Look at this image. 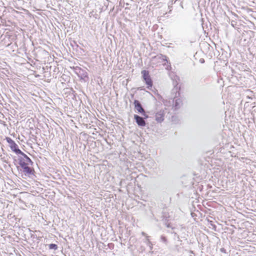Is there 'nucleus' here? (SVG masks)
Here are the masks:
<instances>
[{"mask_svg":"<svg viewBox=\"0 0 256 256\" xmlns=\"http://www.w3.org/2000/svg\"><path fill=\"white\" fill-rule=\"evenodd\" d=\"M144 79L147 85V88H151L152 86V82L148 71L145 70L142 71Z\"/></svg>","mask_w":256,"mask_h":256,"instance_id":"nucleus-4","label":"nucleus"},{"mask_svg":"<svg viewBox=\"0 0 256 256\" xmlns=\"http://www.w3.org/2000/svg\"><path fill=\"white\" fill-rule=\"evenodd\" d=\"M30 165H28L22 168L23 172L25 174H32V171L31 168L29 166Z\"/></svg>","mask_w":256,"mask_h":256,"instance_id":"nucleus-9","label":"nucleus"},{"mask_svg":"<svg viewBox=\"0 0 256 256\" xmlns=\"http://www.w3.org/2000/svg\"><path fill=\"white\" fill-rule=\"evenodd\" d=\"M164 110H160L158 112L155 114V120L158 123H161L164 120Z\"/></svg>","mask_w":256,"mask_h":256,"instance_id":"nucleus-6","label":"nucleus"},{"mask_svg":"<svg viewBox=\"0 0 256 256\" xmlns=\"http://www.w3.org/2000/svg\"><path fill=\"white\" fill-rule=\"evenodd\" d=\"M134 118L139 126L143 127L146 126V122L142 118L138 115L134 114Z\"/></svg>","mask_w":256,"mask_h":256,"instance_id":"nucleus-7","label":"nucleus"},{"mask_svg":"<svg viewBox=\"0 0 256 256\" xmlns=\"http://www.w3.org/2000/svg\"><path fill=\"white\" fill-rule=\"evenodd\" d=\"M154 58H157V59L162 58L164 60H166V56H164L162 55V54L158 55L157 56H155Z\"/></svg>","mask_w":256,"mask_h":256,"instance_id":"nucleus-11","label":"nucleus"},{"mask_svg":"<svg viewBox=\"0 0 256 256\" xmlns=\"http://www.w3.org/2000/svg\"><path fill=\"white\" fill-rule=\"evenodd\" d=\"M177 77L175 78V82H174L173 84L174 88L172 90L173 92H176V96L172 100V108L174 110H178L180 108L182 104V98H180V93L179 92L180 88L178 86V82L176 80Z\"/></svg>","mask_w":256,"mask_h":256,"instance_id":"nucleus-1","label":"nucleus"},{"mask_svg":"<svg viewBox=\"0 0 256 256\" xmlns=\"http://www.w3.org/2000/svg\"><path fill=\"white\" fill-rule=\"evenodd\" d=\"M172 120L174 122H176V118L174 116H172Z\"/></svg>","mask_w":256,"mask_h":256,"instance_id":"nucleus-15","label":"nucleus"},{"mask_svg":"<svg viewBox=\"0 0 256 256\" xmlns=\"http://www.w3.org/2000/svg\"><path fill=\"white\" fill-rule=\"evenodd\" d=\"M6 142L10 144V145H12V144H14V142L10 138H6Z\"/></svg>","mask_w":256,"mask_h":256,"instance_id":"nucleus-12","label":"nucleus"},{"mask_svg":"<svg viewBox=\"0 0 256 256\" xmlns=\"http://www.w3.org/2000/svg\"><path fill=\"white\" fill-rule=\"evenodd\" d=\"M10 148L11 150L15 152V153L17 154H23L24 153L18 148V146L16 144L15 142L10 146Z\"/></svg>","mask_w":256,"mask_h":256,"instance_id":"nucleus-8","label":"nucleus"},{"mask_svg":"<svg viewBox=\"0 0 256 256\" xmlns=\"http://www.w3.org/2000/svg\"><path fill=\"white\" fill-rule=\"evenodd\" d=\"M204 59H200V62L201 63H204Z\"/></svg>","mask_w":256,"mask_h":256,"instance_id":"nucleus-16","label":"nucleus"},{"mask_svg":"<svg viewBox=\"0 0 256 256\" xmlns=\"http://www.w3.org/2000/svg\"><path fill=\"white\" fill-rule=\"evenodd\" d=\"M163 102H164V104L165 106H170V100H164L163 101Z\"/></svg>","mask_w":256,"mask_h":256,"instance_id":"nucleus-13","label":"nucleus"},{"mask_svg":"<svg viewBox=\"0 0 256 256\" xmlns=\"http://www.w3.org/2000/svg\"><path fill=\"white\" fill-rule=\"evenodd\" d=\"M160 239L162 242H165V243L166 242V237H164V236H162L160 237Z\"/></svg>","mask_w":256,"mask_h":256,"instance_id":"nucleus-14","label":"nucleus"},{"mask_svg":"<svg viewBox=\"0 0 256 256\" xmlns=\"http://www.w3.org/2000/svg\"><path fill=\"white\" fill-rule=\"evenodd\" d=\"M134 104L135 108L138 112L141 113L144 118H148V116L146 115L144 108H142L138 100H135L134 101Z\"/></svg>","mask_w":256,"mask_h":256,"instance_id":"nucleus-5","label":"nucleus"},{"mask_svg":"<svg viewBox=\"0 0 256 256\" xmlns=\"http://www.w3.org/2000/svg\"><path fill=\"white\" fill-rule=\"evenodd\" d=\"M49 248L50 250H56L58 249V246L56 244H49Z\"/></svg>","mask_w":256,"mask_h":256,"instance_id":"nucleus-10","label":"nucleus"},{"mask_svg":"<svg viewBox=\"0 0 256 256\" xmlns=\"http://www.w3.org/2000/svg\"><path fill=\"white\" fill-rule=\"evenodd\" d=\"M18 161L19 164L22 168L28 165H32V160L24 153L19 156Z\"/></svg>","mask_w":256,"mask_h":256,"instance_id":"nucleus-2","label":"nucleus"},{"mask_svg":"<svg viewBox=\"0 0 256 256\" xmlns=\"http://www.w3.org/2000/svg\"><path fill=\"white\" fill-rule=\"evenodd\" d=\"M74 72L81 80L86 82L88 80V73L85 70L77 66L74 68Z\"/></svg>","mask_w":256,"mask_h":256,"instance_id":"nucleus-3","label":"nucleus"}]
</instances>
